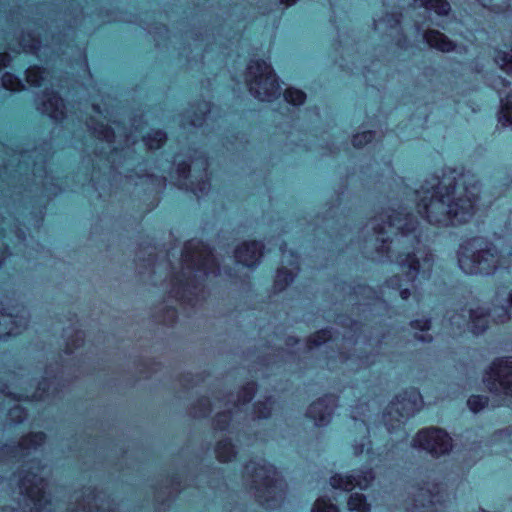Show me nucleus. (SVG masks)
Masks as SVG:
<instances>
[{
	"mask_svg": "<svg viewBox=\"0 0 512 512\" xmlns=\"http://www.w3.org/2000/svg\"><path fill=\"white\" fill-rule=\"evenodd\" d=\"M481 187L476 176L456 169L442 179L432 176L425 185L415 190L416 214L406 208L388 209L369 223L374 230L376 252L381 262H393L397 273L385 287L407 300L413 290L418 299V288L429 280L433 268V254L424 241L428 233L420 228V219L439 227L466 223L474 214Z\"/></svg>",
	"mask_w": 512,
	"mask_h": 512,
	"instance_id": "nucleus-1",
	"label": "nucleus"
},
{
	"mask_svg": "<svg viewBox=\"0 0 512 512\" xmlns=\"http://www.w3.org/2000/svg\"><path fill=\"white\" fill-rule=\"evenodd\" d=\"M181 270L172 279L170 295L178 302L196 306L204 282L220 274V265L209 245L192 239L185 243L180 258Z\"/></svg>",
	"mask_w": 512,
	"mask_h": 512,
	"instance_id": "nucleus-2",
	"label": "nucleus"
},
{
	"mask_svg": "<svg viewBox=\"0 0 512 512\" xmlns=\"http://www.w3.org/2000/svg\"><path fill=\"white\" fill-rule=\"evenodd\" d=\"M460 269L471 275H490L498 269L507 274L512 273V251L497 250L492 243H486L482 238L475 237L460 245L458 251Z\"/></svg>",
	"mask_w": 512,
	"mask_h": 512,
	"instance_id": "nucleus-3",
	"label": "nucleus"
},
{
	"mask_svg": "<svg viewBox=\"0 0 512 512\" xmlns=\"http://www.w3.org/2000/svg\"><path fill=\"white\" fill-rule=\"evenodd\" d=\"M244 479L253 490L256 501L265 509H275L284 500L286 484L265 459L251 460L244 467Z\"/></svg>",
	"mask_w": 512,
	"mask_h": 512,
	"instance_id": "nucleus-4",
	"label": "nucleus"
},
{
	"mask_svg": "<svg viewBox=\"0 0 512 512\" xmlns=\"http://www.w3.org/2000/svg\"><path fill=\"white\" fill-rule=\"evenodd\" d=\"M505 289L497 292V298L503 297L501 305H495L492 310L483 307H470L462 309L461 313H455L449 317V324L453 335H461L470 331L474 335L482 334L488 328L489 320L495 323H505L512 315V290Z\"/></svg>",
	"mask_w": 512,
	"mask_h": 512,
	"instance_id": "nucleus-5",
	"label": "nucleus"
},
{
	"mask_svg": "<svg viewBox=\"0 0 512 512\" xmlns=\"http://www.w3.org/2000/svg\"><path fill=\"white\" fill-rule=\"evenodd\" d=\"M26 82L35 88H40L41 96L37 98L38 110L48 115L56 122L66 118V105L59 92L54 89L55 84L46 68L30 66L24 70Z\"/></svg>",
	"mask_w": 512,
	"mask_h": 512,
	"instance_id": "nucleus-6",
	"label": "nucleus"
},
{
	"mask_svg": "<svg viewBox=\"0 0 512 512\" xmlns=\"http://www.w3.org/2000/svg\"><path fill=\"white\" fill-rule=\"evenodd\" d=\"M245 82L249 92L260 101L271 102L281 95V85L270 63L264 59L251 60L247 66Z\"/></svg>",
	"mask_w": 512,
	"mask_h": 512,
	"instance_id": "nucleus-7",
	"label": "nucleus"
},
{
	"mask_svg": "<svg viewBox=\"0 0 512 512\" xmlns=\"http://www.w3.org/2000/svg\"><path fill=\"white\" fill-rule=\"evenodd\" d=\"M256 392V383L251 382L243 386L238 392L236 398L233 394L227 395L217 400L220 407H224L222 412L217 413L214 419V427L220 431H230L234 428V422L239 419H246V410Z\"/></svg>",
	"mask_w": 512,
	"mask_h": 512,
	"instance_id": "nucleus-8",
	"label": "nucleus"
},
{
	"mask_svg": "<svg viewBox=\"0 0 512 512\" xmlns=\"http://www.w3.org/2000/svg\"><path fill=\"white\" fill-rule=\"evenodd\" d=\"M19 494L23 512H52V500L46 491L47 483L37 473L27 471L19 479Z\"/></svg>",
	"mask_w": 512,
	"mask_h": 512,
	"instance_id": "nucleus-9",
	"label": "nucleus"
},
{
	"mask_svg": "<svg viewBox=\"0 0 512 512\" xmlns=\"http://www.w3.org/2000/svg\"><path fill=\"white\" fill-rule=\"evenodd\" d=\"M422 405V396L416 388H409L398 395L382 416L387 431L392 434L399 429L422 408Z\"/></svg>",
	"mask_w": 512,
	"mask_h": 512,
	"instance_id": "nucleus-10",
	"label": "nucleus"
},
{
	"mask_svg": "<svg viewBox=\"0 0 512 512\" xmlns=\"http://www.w3.org/2000/svg\"><path fill=\"white\" fill-rule=\"evenodd\" d=\"M483 382L491 393L512 397V357L493 361Z\"/></svg>",
	"mask_w": 512,
	"mask_h": 512,
	"instance_id": "nucleus-11",
	"label": "nucleus"
},
{
	"mask_svg": "<svg viewBox=\"0 0 512 512\" xmlns=\"http://www.w3.org/2000/svg\"><path fill=\"white\" fill-rule=\"evenodd\" d=\"M413 446L427 451L432 456H440L451 451L452 439L441 428H426L417 433L413 439Z\"/></svg>",
	"mask_w": 512,
	"mask_h": 512,
	"instance_id": "nucleus-12",
	"label": "nucleus"
},
{
	"mask_svg": "<svg viewBox=\"0 0 512 512\" xmlns=\"http://www.w3.org/2000/svg\"><path fill=\"white\" fill-rule=\"evenodd\" d=\"M201 166L203 167V177L201 181L195 183L191 180V164L188 162H180L176 167L175 184L182 189L193 192L197 197L207 195L210 190V181L207 175L208 161L204 156L199 157Z\"/></svg>",
	"mask_w": 512,
	"mask_h": 512,
	"instance_id": "nucleus-13",
	"label": "nucleus"
},
{
	"mask_svg": "<svg viewBox=\"0 0 512 512\" xmlns=\"http://www.w3.org/2000/svg\"><path fill=\"white\" fill-rule=\"evenodd\" d=\"M436 492L420 488L413 503L406 508L407 512H442L446 508V497L442 485H435Z\"/></svg>",
	"mask_w": 512,
	"mask_h": 512,
	"instance_id": "nucleus-14",
	"label": "nucleus"
},
{
	"mask_svg": "<svg viewBox=\"0 0 512 512\" xmlns=\"http://www.w3.org/2000/svg\"><path fill=\"white\" fill-rule=\"evenodd\" d=\"M46 441V434L43 432L30 433L23 437L17 445H4L0 453L8 455L14 462L26 463L32 453H36Z\"/></svg>",
	"mask_w": 512,
	"mask_h": 512,
	"instance_id": "nucleus-15",
	"label": "nucleus"
},
{
	"mask_svg": "<svg viewBox=\"0 0 512 512\" xmlns=\"http://www.w3.org/2000/svg\"><path fill=\"white\" fill-rule=\"evenodd\" d=\"M24 309L14 314L9 307L0 301V339L5 340L9 336H17L28 326V319L23 315Z\"/></svg>",
	"mask_w": 512,
	"mask_h": 512,
	"instance_id": "nucleus-16",
	"label": "nucleus"
},
{
	"mask_svg": "<svg viewBox=\"0 0 512 512\" xmlns=\"http://www.w3.org/2000/svg\"><path fill=\"white\" fill-rule=\"evenodd\" d=\"M375 476L371 468H365L364 470L358 471L356 474L342 476L341 474H335L330 478V485L334 489L342 491H351L358 487L360 490L367 489Z\"/></svg>",
	"mask_w": 512,
	"mask_h": 512,
	"instance_id": "nucleus-17",
	"label": "nucleus"
},
{
	"mask_svg": "<svg viewBox=\"0 0 512 512\" xmlns=\"http://www.w3.org/2000/svg\"><path fill=\"white\" fill-rule=\"evenodd\" d=\"M337 402L338 397L335 395H325L310 405L307 416L314 420L316 426H326L331 421Z\"/></svg>",
	"mask_w": 512,
	"mask_h": 512,
	"instance_id": "nucleus-18",
	"label": "nucleus"
},
{
	"mask_svg": "<svg viewBox=\"0 0 512 512\" xmlns=\"http://www.w3.org/2000/svg\"><path fill=\"white\" fill-rule=\"evenodd\" d=\"M263 244L258 241L245 242L234 253L237 263L246 267H254L263 256Z\"/></svg>",
	"mask_w": 512,
	"mask_h": 512,
	"instance_id": "nucleus-19",
	"label": "nucleus"
},
{
	"mask_svg": "<svg viewBox=\"0 0 512 512\" xmlns=\"http://www.w3.org/2000/svg\"><path fill=\"white\" fill-rule=\"evenodd\" d=\"M511 85V81L502 76H497L493 82L492 87L497 90L500 101L501 109L499 112V122L502 125H512V92H509L505 98H502V89Z\"/></svg>",
	"mask_w": 512,
	"mask_h": 512,
	"instance_id": "nucleus-20",
	"label": "nucleus"
},
{
	"mask_svg": "<svg viewBox=\"0 0 512 512\" xmlns=\"http://www.w3.org/2000/svg\"><path fill=\"white\" fill-rule=\"evenodd\" d=\"M424 41L432 48L442 52H449L455 49V44L444 34L436 30H427L423 33Z\"/></svg>",
	"mask_w": 512,
	"mask_h": 512,
	"instance_id": "nucleus-21",
	"label": "nucleus"
},
{
	"mask_svg": "<svg viewBox=\"0 0 512 512\" xmlns=\"http://www.w3.org/2000/svg\"><path fill=\"white\" fill-rule=\"evenodd\" d=\"M42 50H46V47H43L41 41L31 34L23 35L21 40L18 43V50L15 51L18 55L21 52L25 54L34 55L37 59L42 60Z\"/></svg>",
	"mask_w": 512,
	"mask_h": 512,
	"instance_id": "nucleus-22",
	"label": "nucleus"
},
{
	"mask_svg": "<svg viewBox=\"0 0 512 512\" xmlns=\"http://www.w3.org/2000/svg\"><path fill=\"white\" fill-rule=\"evenodd\" d=\"M216 457L220 462H230L237 456L236 446L230 438L220 440L215 448Z\"/></svg>",
	"mask_w": 512,
	"mask_h": 512,
	"instance_id": "nucleus-23",
	"label": "nucleus"
},
{
	"mask_svg": "<svg viewBox=\"0 0 512 512\" xmlns=\"http://www.w3.org/2000/svg\"><path fill=\"white\" fill-rule=\"evenodd\" d=\"M414 4L424 7L426 12L434 11L439 16L448 15L451 10L447 0H414Z\"/></svg>",
	"mask_w": 512,
	"mask_h": 512,
	"instance_id": "nucleus-24",
	"label": "nucleus"
},
{
	"mask_svg": "<svg viewBox=\"0 0 512 512\" xmlns=\"http://www.w3.org/2000/svg\"><path fill=\"white\" fill-rule=\"evenodd\" d=\"M88 127L93 136L101 141L106 142L109 146L115 142L116 135L114 129L111 126L104 124L103 122H98L94 126Z\"/></svg>",
	"mask_w": 512,
	"mask_h": 512,
	"instance_id": "nucleus-25",
	"label": "nucleus"
},
{
	"mask_svg": "<svg viewBox=\"0 0 512 512\" xmlns=\"http://www.w3.org/2000/svg\"><path fill=\"white\" fill-rule=\"evenodd\" d=\"M332 337L333 333L331 329H322L309 338L306 344L307 349L310 351L314 348L320 347L321 345L328 344L332 341Z\"/></svg>",
	"mask_w": 512,
	"mask_h": 512,
	"instance_id": "nucleus-26",
	"label": "nucleus"
},
{
	"mask_svg": "<svg viewBox=\"0 0 512 512\" xmlns=\"http://www.w3.org/2000/svg\"><path fill=\"white\" fill-rule=\"evenodd\" d=\"M167 135L162 130H152L143 137L145 146L150 150L159 149L166 141Z\"/></svg>",
	"mask_w": 512,
	"mask_h": 512,
	"instance_id": "nucleus-27",
	"label": "nucleus"
},
{
	"mask_svg": "<svg viewBox=\"0 0 512 512\" xmlns=\"http://www.w3.org/2000/svg\"><path fill=\"white\" fill-rule=\"evenodd\" d=\"M294 277L295 274L292 271H289L286 268L278 269L274 282V290L276 292L283 291L290 283L293 282Z\"/></svg>",
	"mask_w": 512,
	"mask_h": 512,
	"instance_id": "nucleus-28",
	"label": "nucleus"
},
{
	"mask_svg": "<svg viewBox=\"0 0 512 512\" xmlns=\"http://www.w3.org/2000/svg\"><path fill=\"white\" fill-rule=\"evenodd\" d=\"M348 507L351 512H368L369 504L366 497L358 492L352 493L348 498Z\"/></svg>",
	"mask_w": 512,
	"mask_h": 512,
	"instance_id": "nucleus-29",
	"label": "nucleus"
},
{
	"mask_svg": "<svg viewBox=\"0 0 512 512\" xmlns=\"http://www.w3.org/2000/svg\"><path fill=\"white\" fill-rule=\"evenodd\" d=\"M370 357L368 355H359L357 357L348 356L344 353L339 354V360L342 364H345L346 366H350V364H356L357 370L361 368H367L372 364V361L369 359Z\"/></svg>",
	"mask_w": 512,
	"mask_h": 512,
	"instance_id": "nucleus-30",
	"label": "nucleus"
},
{
	"mask_svg": "<svg viewBox=\"0 0 512 512\" xmlns=\"http://www.w3.org/2000/svg\"><path fill=\"white\" fill-rule=\"evenodd\" d=\"M274 402L271 397L267 398L264 402H257L254 404L253 418L267 419L271 416Z\"/></svg>",
	"mask_w": 512,
	"mask_h": 512,
	"instance_id": "nucleus-31",
	"label": "nucleus"
},
{
	"mask_svg": "<svg viewBox=\"0 0 512 512\" xmlns=\"http://www.w3.org/2000/svg\"><path fill=\"white\" fill-rule=\"evenodd\" d=\"M217 403H211L208 397H202L199 399L197 405L194 407L193 415L197 418H204L209 416L213 411V406H216Z\"/></svg>",
	"mask_w": 512,
	"mask_h": 512,
	"instance_id": "nucleus-32",
	"label": "nucleus"
},
{
	"mask_svg": "<svg viewBox=\"0 0 512 512\" xmlns=\"http://www.w3.org/2000/svg\"><path fill=\"white\" fill-rule=\"evenodd\" d=\"M283 96L288 103L294 106H299L306 100V94L303 91L291 87L285 89Z\"/></svg>",
	"mask_w": 512,
	"mask_h": 512,
	"instance_id": "nucleus-33",
	"label": "nucleus"
},
{
	"mask_svg": "<svg viewBox=\"0 0 512 512\" xmlns=\"http://www.w3.org/2000/svg\"><path fill=\"white\" fill-rule=\"evenodd\" d=\"M2 85L10 91L20 90L24 87L22 81L13 73L5 72L1 77Z\"/></svg>",
	"mask_w": 512,
	"mask_h": 512,
	"instance_id": "nucleus-34",
	"label": "nucleus"
},
{
	"mask_svg": "<svg viewBox=\"0 0 512 512\" xmlns=\"http://www.w3.org/2000/svg\"><path fill=\"white\" fill-rule=\"evenodd\" d=\"M96 504V495L90 491L85 499L75 508L74 512H101L98 508L94 510Z\"/></svg>",
	"mask_w": 512,
	"mask_h": 512,
	"instance_id": "nucleus-35",
	"label": "nucleus"
},
{
	"mask_svg": "<svg viewBox=\"0 0 512 512\" xmlns=\"http://www.w3.org/2000/svg\"><path fill=\"white\" fill-rule=\"evenodd\" d=\"M469 409L477 413L488 405V398L482 395H472L467 400Z\"/></svg>",
	"mask_w": 512,
	"mask_h": 512,
	"instance_id": "nucleus-36",
	"label": "nucleus"
},
{
	"mask_svg": "<svg viewBox=\"0 0 512 512\" xmlns=\"http://www.w3.org/2000/svg\"><path fill=\"white\" fill-rule=\"evenodd\" d=\"M365 448H366L367 460L369 462H372L373 461V457H372L373 451H372V447H371V441L369 440V438L367 436H364L360 443L355 444L354 454L355 455L363 454L365 451Z\"/></svg>",
	"mask_w": 512,
	"mask_h": 512,
	"instance_id": "nucleus-37",
	"label": "nucleus"
},
{
	"mask_svg": "<svg viewBox=\"0 0 512 512\" xmlns=\"http://www.w3.org/2000/svg\"><path fill=\"white\" fill-rule=\"evenodd\" d=\"M375 133L373 131H364L353 136L352 144L356 148H361L370 143L374 139Z\"/></svg>",
	"mask_w": 512,
	"mask_h": 512,
	"instance_id": "nucleus-38",
	"label": "nucleus"
},
{
	"mask_svg": "<svg viewBox=\"0 0 512 512\" xmlns=\"http://www.w3.org/2000/svg\"><path fill=\"white\" fill-rule=\"evenodd\" d=\"M312 512H339L336 505L323 498L318 499L312 509Z\"/></svg>",
	"mask_w": 512,
	"mask_h": 512,
	"instance_id": "nucleus-39",
	"label": "nucleus"
},
{
	"mask_svg": "<svg viewBox=\"0 0 512 512\" xmlns=\"http://www.w3.org/2000/svg\"><path fill=\"white\" fill-rule=\"evenodd\" d=\"M10 418L16 423H22L27 418L26 411L19 405H15L10 409Z\"/></svg>",
	"mask_w": 512,
	"mask_h": 512,
	"instance_id": "nucleus-40",
	"label": "nucleus"
},
{
	"mask_svg": "<svg viewBox=\"0 0 512 512\" xmlns=\"http://www.w3.org/2000/svg\"><path fill=\"white\" fill-rule=\"evenodd\" d=\"M5 48V49H10V50H13L10 45H3L1 43L0 45V49L1 48ZM12 57L9 53L7 52H0V69L1 68H6V67H11L12 66Z\"/></svg>",
	"mask_w": 512,
	"mask_h": 512,
	"instance_id": "nucleus-41",
	"label": "nucleus"
},
{
	"mask_svg": "<svg viewBox=\"0 0 512 512\" xmlns=\"http://www.w3.org/2000/svg\"><path fill=\"white\" fill-rule=\"evenodd\" d=\"M431 322L429 319H417L414 321H411V327L413 329H418L421 332L427 331L430 329Z\"/></svg>",
	"mask_w": 512,
	"mask_h": 512,
	"instance_id": "nucleus-42",
	"label": "nucleus"
},
{
	"mask_svg": "<svg viewBox=\"0 0 512 512\" xmlns=\"http://www.w3.org/2000/svg\"><path fill=\"white\" fill-rule=\"evenodd\" d=\"M204 106L205 107H204V110L201 112V115L200 116H195L190 121L192 126L199 127L205 121L207 113L210 112V108H209V105L207 103Z\"/></svg>",
	"mask_w": 512,
	"mask_h": 512,
	"instance_id": "nucleus-43",
	"label": "nucleus"
},
{
	"mask_svg": "<svg viewBox=\"0 0 512 512\" xmlns=\"http://www.w3.org/2000/svg\"><path fill=\"white\" fill-rule=\"evenodd\" d=\"M42 385H45V383H40L38 389L35 391V393L32 395V398L37 401H44L45 400V389L42 388Z\"/></svg>",
	"mask_w": 512,
	"mask_h": 512,
	"instance_id": "nucleus-44",
	"label": "nucleus"
},
{
	"mask_svg": "<svg viewBox=\"0 0 512 512\" xmlns=\"http://www.w3.org/2000/svg\"><path fill=\"white\" fill-rule=\"evenodd\" d=\"M10 256L11 254L8 253L7 248L0 249V271L6 266V262Z\"/></svg>",
	"mask_w": 512,
	"mask_h": 512,
	"instance_id": "nucleus-45",
	"label": "nucleus"
},
{
	"mask_svg": "<svg viewBox=\"0 0 512 512\" xmlns=\"http://www.w3.org/2000/svg\"><path fill=\"white\" fill-rule=\"evenodd\" d=\"M435 485H440V484H439V483H432V484H430V483H424V485H423V486H421V488H424V489H430V490H432V491L436 492V490L434 489V486H435ZM412 489H414V490H415V491H414V493H413V495H414V497H413V499H412V501H413V500L417 497V494L419 493V489H420V487L415 488V486H412Z\"/></svg>",
	"mask_w": 512,
	"mask_h": 512,
	"instance_id": "nucleus-46",
	"label": "nucleus"
},
{
	"mask_svg": "<svg viewBox=\"0 0 512 512\" xmlns=\"http://www.w3.org/2000/svg\"><path fill=\"white\" fill-rule=\"evenodd\" d=\"M291 260L288 261V264L292 266L294 270H299V256L295 253H290Z\"/></svg>",
	"mask_w": 512,
	"mask_h": 512,
	"instance_id": "nucleus-47",
	"label": "nucleus"
},
{
	"mask_svg": "<svg viewBox=\"0 0 512 512\" xmlns=\"http://www.w3.org/2000/svg\"><path fill=\"white\" fill-rule=\"evenodd\" d=\"M171 487H170V491L168 492L169 495L175 493V492H178L179 491V481L176 477H173L171 479Z\"/></svg>",
	"mask_w": 512,
	"mask_h": 512,
	"instance_id": "nucleus-48",
	"label": "nucleus"
},
{
	"mask_svg": "<svg viewBox=\"0 0 512 512\" xmlns=\"http://www.w3.org/2000/svg\"><path fill=\"white\" fill-rule=\"evenodd\" d=\"M298 343H299V340L292 336L288 337L285 341V344H286L287 348H289V349L294 348V346L298 345Z\"/></svg>",
	"mask_w": 512,
	"mask_h": 512,
	"instance_id": "nucleus-49",
	"label": "nucleus"
},
{
	"mask_svg": "<svg viewBox=\"0 0 512 512\" xmlns=\"http://www.w3.org/2000/svg\"><path fill=\"white\" fill-rule=\"evenodd\" d=\"M352 417H353V419L355 420V424H359V426L363 427V429H364V431H365L366 433H369V429H368L367 424H366V422H365V420H364V419H361V420L358 422V419H357V417H356L354 414L352 415Z\"/></svg>",
	"mask_w": 512,
	"mask_h": 512,
	"instance_id": "nucleus-50",
	"label": "nucleus"
},
{
	"mask_svg": "<svg viewBox=\"0 0 512 512\" xmlns=\"http://www.w3.org/2000/svg\"><path fill=\"white\" fill-rule=\"evenodd\" d=\"M415 338L421 342H430L432 340V337L425 334H416Z\"/></svg>",
	"mask_w": 512,
	"mask_h": 512,
	"instance_id": "nucleus-51",
	"label": "nucleus"
},
{
	"mask_svg": "<svg viewBox=\"0 0 512 512\" xmlns=\"http://www.w3.org/2000/svg\"><path fill=\"white\" fill-rule=\"evenodd\" d=\"M364 406L368 407V403H363L360 406L355 407V409L357 410V414L358 415H363L364 416V411H363Z\"/></svg>",
	"mask_w": 512,
	"mask_h": 512,
	"instance_id": "nucleus-52",
	"label": "nucleus"
},
{
	"mask_svg": "<svg viewBox=\"0 0 512 512\" xmlns=\"http://www.w3.org/2000/svg\"><path fill=\"white\" fill-rule=\"evenodd\" d=\"M358 290L359 291H357V293H360V294H366L367 292L368 293L372 292L371 289L369 287H366V286H359Z\"/></svg>",
	"mask_w": 512,
	"mask_h": 512,
	"instance_id": "nucleus-53",
	"label": "nucleus"
},
{
	"mask_svg": "<svg viewBox=\"0 0 512 512\" xmlns=\"http://www.w3.org/2000/svg\"><path fill=\"white\" fill-rule=\"evenodd\" d=\"M296 2V0H280V4H284L286 6H290L292 4H294Z\"/></svg>",
	"mask_w": 512,
	"mask_h": 512,
	"instance_id": "nucleus-54",
	"label": "nucleus"
},
{
	"mask_svg": "<svg viewBox=\"0 0 512 512\" xmlns=\"http://www.w3.org/2000/svg\"><path fill=\"white\" fill-rule=\"evenodd\" d=\"M279 249L282 254V258H284L286 255V244H282Z\"/></svg>",
	"mask_w": 512,
	"mask_h": 512,
	"instance_id": "nucleus-55",
	"label": "nucleus"
},
{
	"mask_svg": "<svg viewBox=\"0 0 512 512\" xmlns=\"http://www.w3.org/2000/svg\"><path fill=\"white\" fill-rule=\"evenodd\" d=\"M394 24L392 26H398L400 24V19L398 17L393 18Z\"/></svg>",
	"mask_w": 512,
	"mask_h": 512,
	"instance_id": "nucleus-56",
	"label": "nucleus"
},
{
	"mask_svg": "<svg viewBox=\"0 0 512 512\" xmlns=\"http://www.w3.org/2000/svg\"><path fill=\"white\" fill-rule=\"evenodd\" d=\"M93 110L98 114H102L98 105H93Z\"/></svg>",
	"mask_w": 512,
	"mask_h": 512,
	"instance_id": "nucleus-57",
	"label": "nucleus"
},
{
	"mask_svg": "<svg viewBox=\"0 0 512 512\" xmlns=\"http://www.w3.org/2000/svg\"><path fill=\"white\" fill-rule=\"evenodd\" d=\"M7 39H8V34H7V33H5L3 36H1V40H2V41H5V42H6V41H7Z\"/></svg>",
	"mask_w": 512,
	"mask_h": 512,
	"instance_id": "nucleus-58",
	"label": "nucleus"
},
{
	"mask_svg": "<svg viewBox=\"0 0 512 512\" xmlns=\"http://www.w3.org/2000/svg\"><path fill=\"white\" fill-rule=\"evenodd\" d=\"M41 62L43 61L45 64H48L49 61H51V58H48V59H45V60H40Z\"/></svg>",
	"mask_w": 512,
	"mask_h": 512,
	"instance_id": "nucleus-59",
	"label": "nucleus"
},
{
	"mask_svg": "<svg viewBox=\"0 0 512 512\" xmlns=\"http://www.w3.org/2000/svg\"><path fill=\"white\" fill-rule=\"evenodd\" d=\"M166 180H167V177H166V176H162V182H163V184H165Z\"/></svg>",
	"mask_w": 512,
	"mask_h": 512,
	"instance_id": "nucleus-60",
	"label": "nucleus"
},
{
	"mask_svg": "<svg viewBox=\"0 0 512 512\" xmlns=\"http://www.w3.org/2000/svg\"><path fill=\"white\" fill-rule=\"evenodd\" d=\"M172 315H173V317L176 316V310L175 309L172 310Z\"/></svg>",
	"mask_w": 512,
	"mask_h": 512,
	"instance_id": "nucleus-61",
	"label": "nucleus"
},
{
	"mask_svg": "<svg viewBox=\"0 0 512 512\" xmlns=\"http://www.w3.org/2000/svg\"><path fill=\"white\" fill-rule=\"evenodd\" d=\"M416 28H417V30H418V31H420V30H421V28H420V26H419V24H418V23H416Z\"/></svg>",
	"mask_w": 512,
	"mask_h": 512,
	"instance_id": "nucleus-62",
	"label": "nucleus"
},
{
	"mask_svg": "<svg viewBox=\"0 0 512 512\" xmlns=\"http://www.w3.org/2000/svg\"><path fill=\"white\" fill-rule=\"evenodd\" d=\"M480 512H487V511H485V510H481Z\"/></svg>",
	"mask_w": 512,
	"mask_h": 512,
	"instance_id": "nucleus-63",
	"label": "nucleus"
}]
</instances>
